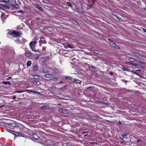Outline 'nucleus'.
<instances>
[{
	"label": "nucleus",
	"mask_w": 146,
	"mask_h": 146,
	"mask_svg": "<svg viewBox=\"0 0 146 146\" xmlns=\"http://www.w3.org/2000/svg\"><path fill=\"white\" fill-rule=\"evenodd\" d=\"M5 106V105H3L2 106L0 105V108H1Z\"/></svg>",
	"instance_id": "nucleus-50"
},
{
	"label": "nucleus",
	"mask_w": 146,
	"mask_h": 146,
	"mask_svg": "<svg viewBox=\"0 0 146 146\" xmlns=\"http://www.w3.org/2000/svg\"><path fill=\"white\" fill-rule=\"evenodd\" d=\"M2 83L5 84H8L9 85H11V83L9 82V81L2 82Z\"/></svg>",
	"instance_id": "nucleus-23"
},
{
	"label": "nucleus",
	"mask_w": 146,
	"mask_h": 146,
	"mask_svg": "<svg viewBox=\"0 0 146 146\" xmlns=\"http://www.w3.org/2000/svg\"><path fill=\"white\" fill-rule=\"evenodd\" d=\"M67 5L69 7H72V5L70 2H68L67 3Z\"/></svg>",
	"instance_id": "nucleus-33"
},
{
	"label": "nucleus",
	"mask_w": 146,
	"mask_h": 146,
	"mask_svg": "<svg viewBox=\"0 0 146 146\" xmlns=\"http://www.w3.org/2000/svg\"><path fill=\"white\" fill-rule=\"evenodd\" d=\"M36 43V42L35 41H32L31 42L29 43V45H34L35 46Z\"/></svg>",
	"instance_id": "nucleus-22"
},
{
	"label": "nucleus",
	"mask_w": 146,
	"mask_h": 146,
	"mask_svg": "<svg viewBox=\"0 0 146 146\" xmlns=\"http://www.w3.org/2000/svg\"><path fill=\"white\" fill-rule=\"evenodd\" d=\"M58 105H60V104H58Z\"/></svg>",
	"instance_id": "nucleus-61"
},
{
	"label": "nucleus",
	"mask_w": 146,
	"mask_h": 146,
	"mask_svg": "<svg viewBox=\"0 0 146 146\" xmlns=\"http://www.w3.org/2000/svg\"><path fill=\"white\" fill-rule=\"evenodd\" d=\"M16 98V96H13L12 99L13 100H14Z\"/></svg>",
	"instance_id": "nucleus-42"
},
{
	"label": "nucleus",
	"mask_w": 146,
	"mask_h": 146,
	"mask_svg": "<svg viewBox=\"0 0 146 146\" xmlns=\"http://www.w3.org/2000/svg\"><path fill=\"white\" fill-rule=\"evenodd\" d=\"M38 70V67L36 66H35L33 67V70L35 71H36Z\"/></svg>",
	"instance_id": "nucleus-27"
},
{
	"label": "nucleus",
	"mask_w": 146,
	"mask_h": 146,
	"mask_svg": "<svg viewBox=\"0 0 146 146\" xmlns=\"http://www.w3.org/2000/svg\"><path fill=\"white\" fill-rule=\"evenodd\" d=\"M93 119L95 120H98V119L97 117H93Z\"/></svg>",
	"instance_id": "nucleus-41"
},
{
	"label": "nucleus",
	"mask_w": 146,
	"mask_h": 146,
	"mask_svg": "<svg viewBox=\"0 0 146 146\" xmlns=\"http://www.w3.org/2000/svg\"><path fill=\"white\" fill-rule=\"evenodd\" d=\"M121 135L124 138H127V134L123 133H121Z\"/></svg>",
	"instance_id": "nucleus-19"
},
{
	"label": "nucleus",
	"mask_w": 146,
	"mask_h": 146,
	"mask_svg": "<svg viewBox=\"0 0 146 146\" xmlns=\"http://www.w3.org/2000/svg\"><path fill=\"white\" fill-rule=\"evenodd\" d=\"M31 48V49L32 50L35 52H37V50H35V46L34 45H29Z\"/></svg>",
	"instance_id": "nucleus-17"
},
{
	"label": "nucleus",
	"mask_w": 146,
	"mask_h": 146,
	"mask_svg": "<svg viewBox=\"0 0 146 146\" xmlns=\"http://www.w3.org/2000/svg\"><path fill=\"white\" fill-rule=\"evenodd\" d=\"M129 60L131 62H134L135 61V60L133 59V58L131 57H129Z\"/></svg>",
	"instance_id": "nucleus-25"
},
{
	"label": "nucleus",
	"mask_w": 146,
	"mask_h": 146,
	"mask_svg": "<svg viewBox=\"0 0 146 146\" xmlns=\"http://www.w3.org/2000/svg\"><path fill=\"white\" fill-rule=\"evenodd\" d=\"M90 144H97V143L96 142H90Z\"/></svg>",
	"instance_id": "nucleus-46"
},
{
	"label": "nucleus",
	"mask_w": 146,
	"mask_h": 146,
	"mask_svg": "<svg viewBox=\"0 0 146 146\" xmlns=\"http://www.w3.org/2000/svg\"><path fill=\"white\" fill-rule=\"evenodd\" d=\"M116 47H114L116 49H120V48L119 46L116 45Z\"/></svg>",
	"instance_id": "nucleus-39"
},
{
	"label": "nucleus",
	"mask_w": 146,
	"mask_h": 146,
	"mask_svg": "<svg viewBox=\"0 0 146 146\" xmlns=\"http://www.w3.org/2000/svg\"><path fill=\"white\" fill-rule=\"evenodd\" d=\"M22 34L21 33L15 31H13L9 33V35H13L14 37H17V36H20V35Z\"/></svg>",
	"instance_id": "nucleus-2"
},
{
	"label": "nucleus",
	"mask_w": 146,
	"mask_h": 146,
	"mask_svg": "<svg viewBox=\"0 0 146 146\" xmlns=\"http://www.w3.org/2000/svg\"><path fill=\"white\" fill-rule=\"evenodd\" d=\"M1 145V143L0 142V145Z\"/></svg>",
	"instance_id": "nucleus-60"
},
{
	"label": "nucleus",
	"mask_w": 146,
	"mask_h": 146,
	"mask_svg": "<svg viewBox=\"0 0 146 146\" xmlns=\"http://www.w3.org/2000/svg\"><path fill=\"white\" fill-rule=\"evenodd\" d=\"M39 78V76H38L37 75H35L34 76L33 78L35 79H38Z\"/></svg>",
	"instance_id": "nucleus-31"
},
{
	"label": "nucleus",
	"mask_w": 146,
	"mask_h": 146,
	"mask_svg": "<svg viewBox=\"0 0 146 146\" xmlns=\"http://www.w3.org/2000/svg\"><path fill=\"white\" fill-rule=\"evenodd\" d=\"M68 46L69 48H71V45L70 44H68Z\"/></svg>",
	"instance_id": "nucleus-53"
},
{
	"label": "nucleus",
	"mask_w": 146,
	"mask_h": 146,
	"mask_svg": "<svg viewBox=\"0 0 146 146\" xmlns=\"http://www.w3.org/2000/svg\"><path fill=\"white\" fill-rule=\"evenodd\" d=\"M113 15L115 17H116L119 20H121V18L119 17L117 15L115 14H113Z\"/></svg>",
	"instance_id": "nucleus-21"
},
{
	"label": "nucleus",
	"mask_w": 146,
	"mask_h": 146,
	"mask_svg": "<svg viewBox=\"0 0 146 146\" xmlns=\"http://www.w3.org/2000/svg\"><path fill=\"white\" fill-rule=\"evenodd\" d=\"M4 129L6 131L12 133L18 137H24V135L21 133L19 132H16L15 131L11 130L13 129V127H17L19 126L18 124L15 121L8 120L7 122H5Z\"/></svg>",
	"instance_id": "nucleus-1"
},
{
	"label": "nucleus",
	"mask_w": 146,
	"mask_h": 146,
	"mask_svg": "<svg viewBox=\"0 0 146 146\" xmlns=\"http://www.w3.org/2000/svg\"><path fill=\"white\" fill-rule=\"evenodd\" d=\"M73 82H75V83H81L82 82V81L76 78H74V79Z\"/></svg>",
	"instance_id": "nucleus-14"
},
{
	"label": "nucleus",
	"mask_w": 146,
	"mask_h": 146,
	"mask_svg": "<svg viewBox=\"0 0 146 146\" xmlns=\"http://www.w3.org/2000/svg\"><path fill=\"white\" fill-rule=\"evenodd\" d=\"M88 131H84V132H82V134H84L85 133H88Z\"/></svg>",
	"instance_id": "nucleus-45"
},
{
	"label": "nucleus",
	"mask_w": 146,
	"mask_h": 146,
	"mask_svg": "<svg viewBox=\"0 0 146 146\" xmlns=\"http://www.w3.org/2000/svg\"><path fill=\"white\" fill-rule=\"evenodd\" d=\"M26 91H27L31 92L33 93H36L38 94H39V95L40 94V92L37 91H35L32 90H26Z\"/></svg>",
	"instance_id": "nucleus-8"
},
{
	"label": "nucleus",
	"mask_w": 146,
	"mask_h": 146,
	"mask_svg": "<svg viewBox=\"0 0 146 146\" xmlns=\"http://www.w3.org/2000/svg\"><path fill=\"white\" fill-rule=\"evenodd\" d=\"M33 137L36 139H38L39 138V136H38L36 134H34L33 135Z\"/></svg>",
	"instance_id": "nucleus-18"
},
{
	"label": "nucleus",
	"mask_w": 146,
	"mask_h": 146,
	"mask_svg": "<svg viewBox=\"0 0 146 146\" xmlns=\"http://www.w3.org/2000/svg\"><path fill=\"white\" fill-rule=\"evenodd\" d=\"M88 135V134H86V135H85L84 136H86Z\"/></svg>",
	"instance_id": "nucleus-57"
},
{
	"label": "nucleus",
	"mask_w": 146,
	"mask_h": 146,
	"mask_svg": "<svg viewBox=\"0 0 146 146\" xmlns=\"http://www.w3.org/2000/svg\"><path fill=\"white\" fill-rule=\"evenodd\" d=\"M72 78L70 76H66L64 77L63 80H70Z\"/></svg>",
	"instance_id": "nucleus-20"
},
{
	"label": "nucleus",
	"mask_w": 146,
	"mask_h": 146,
	"mask_svg": "<svg viewBox=\"0 0 146 146\" xmlns=\"http://www.w3.org/2000/svg\"><path fill=\"white\" fill-rule=\"evenodd\" d=\"M15 3L16 4H11L10 5L12 7L18 9L19 8V5L16 3V2L15 1Z\"/></svg>",
	"instance_id": "nucleus-7"
},
{
	"label": "nucleus",
	"mask_w": 146,
	"mask_h": 146,
	"mask_svg": "<svg viewBox=\"0 0 146 146\" xmlns=\"http://www.w3.org/2000/svg\"><path fill=\"white\" fill-rule=\"evenodd\" d=\"M133 54L134 56L139 58H141L143 57V55L136 52H133Z\"/></svg>",
	"instance_id": "nucleus-5"
},
{
	"label": "nucleus",
	"mask_w": 146,
	"mask_h": 146,
	"mask_svg": "<svg viewBox=\"0 0 146 146\" xmlns=\"http://www.w3.org/2000/svg\"><path fill=\"white\" fill-rule=\"evenodd\" d=\"M141 142V139H138L137 141V142L138 143H140V142Z\"/></svg>",
	"instance_id": "nucleus-48"
},
{
	"label": "nucleus",
	"mask_w": 146,
	"mask_h": 146,
	"mask_svg": "<svg viewBox=\"0 0 146 146\" xmlns=\"http://www.w3.org/2000/svg\"><path fill=\"white\" fill-rule=\"evenodd\" d=\"M145 11H146V8L145 9Z\"/></svg>",
	"instance_id": "nucleus-59"
},
{
	"label": "nucleus",
	"mask_w": 146,
	"mask_h": 146,
	"mask_svg": "<svg viewBox=\"0 0 146 146\" xmlns=\"http://www.w3.org/2000/svg\"><path fill=\"white\" fill-rule=\"evenodd\" d=\"M33 83L35 85H40L41 84L40 82L37 80L34 81Z\"/></svg>",
	"instance_id": "nucleus-13"
},
{
	"label": "nucleus",
	"mask_w": 146,
	"mask_h": 146,
	"mask_svg": "<svg viewBox=\"0 0 146 146\" xmlns=\"http://www.w3.org/2000/svg\"><path fill=\"white\" fill-rule=\"evenodd\" d=\"M123 69L125 70H126L127 69L125 67H123Z\"/></svg>",
	"instance_id": "nucleus-51"
},
{
	"label": "nucleus",
	"mask_w": 146,
	"mask_h": 146,
	"mask_svg": "<svg viewBox=\"0 0 146 146\" xmlns=\"http://www.w3.org/2000/svg\"><path fill=\"white\" fill-rule=\"evenodd\" d=\"M1 17L3 19V15H2V14L1 15Z\"/></svg>",
	"instance_id": "nucleus-56"
},
{
	"label": "nucleus",
	"mask_w": 146,
	"mask_h": 146,
	"mask_svg": "<svg viewBox=\"0 0 146 146\" xmlns=\"http://www.w3.org/2000/svg\"><path fill=\"white\" fill-rule=\"evenodd\" d=\"M48 72V69L47 68H43L42 72L44 73H46Z\"/></svg>",
	"instance_id": "nucleus-15"
},
{
	"label": "nucleus",
	"mask_w": 146,
	"mask_h": 146,
	"mask_svg": "<svg viewBox=\"0 0 146 146\" xmlns=\"http://www.w3.org/2000/svg\"><path fill=\"white\" fill-rule=\"evenodd\" d=\"M18 12L21 13H22V14L24 13L25 12L24 11H23L22 10H20V11H18Z\"/></svg>",
	"instance_id": "nucleus-34"
},
{
	"label": "nucleus",
	"mask_w": 146,
	"mask_h": 146,
	"mask_svg": "<svg viewBox=\"0 0 146 146\" xmlns=\"http://www.w3.org/2000/svg\"><path fill=\"white\" fill-rule=\"evenodd\" d=\"M135 66H136V67H141L142 68V66H141L140 65V64H136V65H135Z\"/></svg>",
	"instance_id": "nucleus-30"
},
{
	"label": "nucleus",
	"mask_w": 146,
	"mask_h": 146,
	"mask_svg": "<svg viewBox=\"0 0 146 146\" xmlns=\"http://www.w3.org/2000/svg\"><path fill=\"white\" fill-rule=\"evenodd\" d=\"M128 63H130L131 66H133L134 67H136V66H135V65H136V64L133 63H130L129 62H128Z\"/></svg>",
	"instance_id": "nucleus-26"
},
{
	"label": "nucleus",
	"mask_w": 146,
	"mask_h": 146,
	"mask_svg": "<svg viewBox=\"0 0 146 146\" xmlns=\"http://www.w3.org/2000/svg\"><path fill=\"white\" fill-rule=\"evenodd\" d=\"M141 28L146 33V29H145L142 27H141Z\"/></svg>",
	"instance_id": "nucleus-36"
},
{
	"label": "nucleus",
	"mask_w": 146,
	"mask_h": 146,
	"mask_svg": "<svg viewBox=\"0 0 146 146\" xmlns=\"http://www.w3.org/2000/svg\"><path fill=\"white\" fill-rule=\"evenodd\" d=\"M35 7L37 8L40 11H41L42 10V7L40 6L39 5H38L37 4H35Z\"/></svg>",
	"instance_id": "nucleus-12"
},
{
	"label": "nucleus",
	"mask_w": 146,
	"mask_h": 146,
	"mask_svg": "<svg viewBox=\"0 0 146 146\" xmlns=\"http://www.w3.org/2000/svg\"><path fill=\"white\" fill-rule=\"evenodd\" d=\"M58 78H54L53 80L55 82H56L58 80Z\"/></svg>",
	"instance_id": "nucleus-37"
},
{
	"label": "nucleus",
	"mask_w": 146,
	"mask_h": 146,
	"mask_svg": "<svg viewBox=\"0 0 146 146\" xmlns=\"http://www.w3.org/2000/svg\"><path fill=\"white\" fill-rule=\"evenodd\" d=\"M94 52L96 54H98L99 53V51L98 50H95Z\"/></svg>",
	"instance_id": "nucleus-35"
},
{
	"label": "nucleus",
	"mask_w": 146,
	"mask_h": 146,
	"mask_svg": "<svg viewBox=\"0 0 146 146\" xmlns=\"http://www.w3.org/2000/svg\"><path fill=\"white\" fill-rule=\"evenodd\" d=\"M25 55L27 57H29L31 55V52L29 51H26Z\"/></svg>",
	"instance_id": "nucleus-10"
},
{
	"label": "nucleus",
	"mask_w": 146,
	"mask_h": 146,
	"mask_svg": "<svg viewBox=\"0 0 146 146\" xmlns=\"http://www.w3.org/2000/svg\"><path fill=\"white\" fill-rule=\"evenodd\" d=\"M108 40L110 42L109 44L110 46L113 47H116V45L113 40L110 38H108Z\"/></svg>",
	"instance_id": "nucleus-3"
},
{
	"label": "nucleus",
	"mask_w": 146,
	"mask_h": 146,
	"mask_svg": "<svg viewBox=\"0 0 146 146\" xmlns=\"http://www.w3.org/2000/svg\"><path fill=\"white\" fill-rule=\"evenodd\" d=\"M131 72L133 73L134 74H136L137 75V76H140L139 74V73L138 72H134V71H131Z\"/></svg>",
	"instance_id": "nucleus-28"
},
{
	"label": "nucleus",
	"mask_w": 146,
	"mask_h": 146,
	"mask_svg": "<svg viewBox=\"0 0 146 146\" xmlns=\"http://www.w3.org/2000/svg\"><path fill=\"white\" fill-rule=\"evenodd\" d=\"M17 41H19V38H18L17 39Z\"/></svg>",
	"instance_id": "nucleus-54"
},
{
	"label": "nucleus",
	"mask_w": 146,
	"mask_h": 146,
	"mask_svg": "<svg viewBox=\"0 0 146 146\" xmlns=\"http://www.w3.org/2000/svg\"><path fill=\"white\" fill-rule=\"evenodd\" d=\"M89 69L92 72H97L98 71V69L96 68V67L94 66H89L88 67Z\"/></svg>",
	"instance_id": "nucleus-4"
},
{
	"label": "nucleus",
	"mask_w": 146,
	"mask_h": 146,
	"mask_svg": "<svg viewBox=\"0 0 146 146\" xmlns=\"http://www.w3.org/2000/svg\"><path fill=\"white\" fill-rule=\"evenodd\" d=\"M72 21H71L73 23H74L75 22H76L75 21L73 20L72 19Z\"/></svg>",
	"instance_id": "nucleus-47"
},
{
	"label": "nucleus",
	"mask_w": 146,
	"mask_h": 146,
	"mask_svg": "<svg viewBox=\"0 0 146 146\" xmlns=\"http://www.w3.org/2000/svg\"><path fill=\"white\" fill-rule=\"evenodd\" d=\"M140 70H136V71H139Z\"/></svg>",
	"instance_id": "nucleus-58"
},
{
	"label": "nucleus",
	"mask_w": 146,
	"mask_h": 146,
	"mask_svg": "<svg viewBox=\"0 0 146 146\" xmlns=\"http://www.w3.org/2000/svg\"><path fill=\"white\" fill-rule=\"evenodd\" d=\"M58 111L62 113H66L67 111L64 109H59L58 110Z\"/></svg>",
	"instance_id": "nucleus-11"
},
{
	"label": "nucleus",
	"mask_w": 146,
	"mask_h": 146,
	"mask_svg": "<svg viewBox=\"0 0 146 146\" xmlns=\"http://www.w3.org/2000/svg\"><path fill=\"white\" fill-rule=\"evenodd\" d=\"M12 78V77H11V76H10L9 77H8V78H7V79H6V80H10V79H11Z\"/></svg>",
	"instance_id": "nucleus-40"
},
{
	"label": "nucleus",
	"mask_w": 146,
	"mask_h": 146,
	"mask_svg": "<svg viewBox=\"0 0 146 146\" xmlns=\"http://www.w3.org/2000/svg\"><path fill=\"white\" fill-rule=\"evenodd\" d=\"M0 5L1 7H4V4H0Z\"/></svg>",
	"instance_id": "nucleus-49"
},
{
	"label": "nucleus",
	"mask_w": 146,
	"mask_h": 146,
	"mask_svg": "<svg viewBox=\"0 0 146 146\" xmlns=\"http://www.w3.org/2000/svg\"><path fill=\"white\" fill-rule=\"evenodd\" d=\"M3 2H9V0H1Z\"/></svg>",
	"instance_id": "nucleus-38"
},
{
	"label": "nucleus",
	"mask_w": 146,
	"mask_h": 146,
	"mask_svg": "<svg viewBox=\"0 0 146 146\" xmlns=\"http://www.w3.org/2000/svg\"><path fill=\"white\" fill-rule=\"evenodd\" d=\"M100 103L102 104H103L104 105H106V106H108L110 104L109 103L107 102H100Z\"/></svg>",
	"instance_id": "nucleus-29"
},
{
	"label": "nucleus",
	"mask_w": 146,
	"mask_h": 146,
	"mask_svg": "<svg viewBox=\"0 0 146 146\" xmlns=\"http://www.w3.org/2000/svg\"><path fill=\"white\" fill-rule=\"evenodd\" d=\"M25 92V91H17L16 92L17 93H21Z\"/></svg>",
	"instance_id": "nucleus-32"
},
{
	"label": "nucleus",
	"mask_w": 146,
	"mask_h": 146,
	"mask_svg": "<svg viewBox=\"0 0 146 146\" xmlns=\"http://www.w3.org/2000/svg\"><path fill=\"white\" fill-rule=\"evenodd\" d=\"M41 108L42 110H47L48 109L49 107L48 106H43L41 107Z\"/></svg>",
	"instance_id": "nucleus-16"
},
{
	"label": "nucleus",
	"mask_w": 146,
	"mask_h": 146,
	"mask_svg": "<svg viewBox=\"0 0 146 146\" xmlns=\"http://www.w3.org/2000/svg\"><path fill=\"white\" fill-rule=\"evenodd\" d=\"M78 12H80V13H82V11L80 10V11H78Z\"/></svg>",
	"instance_id": "nucleus-52"
},
{
	"label": "nucleus",
	"mask_w": 146,
	"mask_h": 146,
	"mask_svg": "<svg viewBox=\"0 0 146 146\" xmlns=\"http://www.w3.org/2000/svg\"><path fill=\"white\" fill-rule=\"evenodd\" d=\"M53 75L50 74H45L44 76L45 77L48 78H51L53 77Z\"/></svg>",
	"instance_id": "nucleus-9"
},
{
	"label": "nucleus",
	"mask_w": 146,
	"mask_h": 146,
	"mask_svg": "<svg viewBox=\"0 0 146 146\" xmlns=\"http://www.w3.org/2000/svg\"><path fill=\"white\" fill-rule=\"evenodd\" d=\"M109 74L111 76H112L113 74V73L112 72H109Z\"/></svg>",
	"instance_id": "nucleus-44"
},
{
	"label": "nucleus",
	"mask_w": 146,
	"mask_h": 146,
	"mask_svg": "<svg viewBox=\"0 0 146 146\" xmlns=\"http://www.w3.org/2000/svg\"><path fill=\"white\" fill-rule=\"evenodd\" d=\"M139 63L141 64H145V62H139Z\"/></svg>",
	"instance_id": "nucleus-43"
},
{
	"label": "nucleus",
	"mask_w": 146,
	"mask_h": 146,
	"mask_svg": "<svg viewBox=\"0 0 146 146\" xmlns=\"http://www.w3.org/2000/svg\"><path fill=\"white\" fill-rule=\"evenodd\" d=\"M53 72L54 74L61 73V72L60 69L56 67H54L53 69Z\"/></svg>",
	"instance_id": "nucleus-6"
},
{
	"label": "nucleus",
	"mask_w": 146,
	"mask_h": 146,
	"mask_svg": "<svg viewBox=\"0 0 146 146\" xmlns=\"http://www.w3.org/2000/svg\"><path fill=\"white\" fill-rule=\"evenodd\" d=\"M62 83V81H60V82H59V83Z\"/></svg>",
	"instance_id": "nucleus-55"
},
{
	"label": "nucleus",
	"mask_w": 146,
	"mask_h": 146,
	"mask_svg": "<svg viewBox=\"0 0 146 146\" xmlns=\"http://www.w3.org/2000/svg\"><path fill=\"white\" fill-rule=\"evenodd\" d=\"M31 64V61H28L27 63V65L28 66H30Z\"/></svg>",
	"instance_id": "nucleus-24"
}]
</instances>
